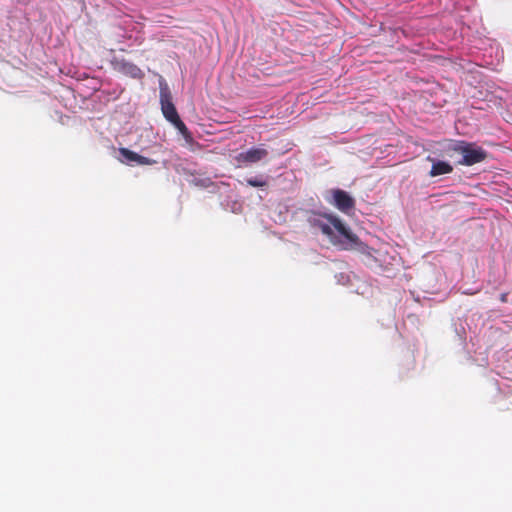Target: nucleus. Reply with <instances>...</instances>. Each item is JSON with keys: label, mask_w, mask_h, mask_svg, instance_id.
Segmentation results:
<instances>
[{"label": "nucleus", "mask_w": 512, "mask_h": 512, "mask_svg": "<svg viewBox=\"0 0 512 512\" xmlns=\"http://www.w3.org/2000/svg\"><path fill=\"white\" fill-rule=\"evenodd\" d=\"M309 223L314 229L327 236L331 242L336 243L334 231H337L350 243V249H357L363 254L372 256L373 249L362 243L338 217L331 214H315L309 218ZM345 248L348 249V247Z\"/></svg>", "instance_id": "nucleus-1"}, {"label": "nucleus", "mask_w": 512, "mask_h": 512, "mask_svg": "<svg viewBox=\"0 0 512 512\" xmlns=\"http://www.w3.org/2000/svg\"><path fill=\"white\" fill-rule=\"evenodd\" d=\"M160 104L163 116L172 123L179 118L178 112L172 101V94L165 82H160Z\"/></svg>", "instance_id": "nucleus-2"}, {"label": "nucleus", "mask_w": 512, "mask_h": 512, "mask_svg": "<svg viewBox=\"0 0 512 512\" xmlns=\"http://www.w3.org/2000/svg\"><path fill=\"white\" fill-rule=\"evenodd\" d=\"M455 150L462 154L463 159L460 163L466 166L480 163L487 157V153L484 149L475 147L473 144H463L458 146Z\"/></svg>", "instance_id": "nucleus-3"}, {"label": "nucleus", "mask_w": 512, "mask_h": 512, "mask_svg": "<svg viewBox=\"0 0 512 512\" xmlns=\"http://www.w3.org/2000/svg\"><path fill=\"white\" fill-rule=\"evenodd\" d=\"M268 156V150L264 147H253L247 151L241 152L236 156L239 164L257 163Z\"/></svg>", "instance_id": "nucleus-4"}, {"label": "nucleus", "mask_w": 512, "mask_h": 512, "mask_svg": "<svg viewBox=\"0 0 512 512\" xmlns=\"http://www.w3.org/2000/svg\"><path fill=\"white\" fill-rule=\"evenodd\" d=\"M113 66L115 70L127 77L133 79H142L144 77L143 71L136 64L125 59L115 60Z\"/></svg>", "instance_id": "nucleus-5"}, {"label": "nucleus", "mask_w": 512, "mask_h": 512, "mask_svg": "<svg viewBox=\"0 0 512 512\" xmlns=\"http://www.w3.org/2000/svg\"><path fill=\"white\" fill-rule=\"evenodd\" d=\"M333 196L332 204L340 211L347 213L355 206L354 199L344 190L334 189L331 191Z\"/></svg>", "instance_id": "nucleus-6"}, {"label": "nucleus", "mask_w": 512, "mask_h": 512, "mask_svg": "<svg viewBox=\"0 0 512 512\" xmlns=\"http://www.w3.org/2000/svg\"><path fill=\"white\" fill-rule=\"evenodd\" d=\"M119 153L122 156L121 162L125 164H130L132 162L138 164V165H154L156 164V160H153L151 158L144 157L142 155H139L138 153L128 149V148H119Z\"/></svg>", "instance_id": "nucleus-7"}, {"label": "nucleus", "mask_w": 512, "mask_h": 512, "mask_svg": "<svg viewBox=\"0 0 512 512\" xmlns=\"http://www.w3.org/2000/svg\"><path fill=\"white\" fill-rule=\"evenodd\" d=\"M453 171V167L451 164L445 161H433V165L431 167L429 175L431 177H436L439 175L449 174Z\"/></svg>", "instance_id": "nucleus-8"}, {"label": "nucleus", "mask_w": 512, "mask_h": 512, "mask_svg": "<svg viewBox=\"0 0 512 512\" xmlns=\"http://www.w3.org/2000/svg\"><path fill=\"white\" fill-rule=\"evenodd\" d=\"M171 124L174 125V127L180 132V134L185 138L186 141L192 140L190 131L188 130L184 122L180 119V117L173 121Z\"/></svg>", "instance_id": "nucleus-9"}, {"label": "nucleus", "mask_w": 512, "mask_h": 512, "mask_svg": "<svg viewBox=\"0 0 512 512\" xmlns=\"http://www.w3.org/2000/svg\"><path fill=\"white\" fill-rule=\"evenodd\" d=\"M246 181L252 187H264L267 185V181L260 178H249Z\"/></svg>", "instance_id": "nucleus-10"}, {"label": "nucleus", "mask_w": 512, "mask_h": 512, "mask_svg": "<svg viewBox=\"0 0 512 512\" xmlns=\"http://www.w3.org/2000/svg\"><path fill=\"white\" fill-rule=\"evenodd\" d=\"M501 301H502V302H505V301H506V294H502V295H501Z\"/></svg>", "instance_id": "nucleus-11"}]
</instances>
